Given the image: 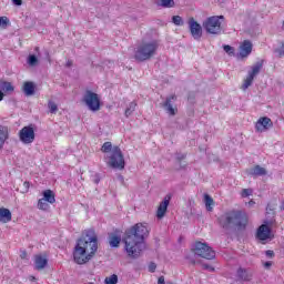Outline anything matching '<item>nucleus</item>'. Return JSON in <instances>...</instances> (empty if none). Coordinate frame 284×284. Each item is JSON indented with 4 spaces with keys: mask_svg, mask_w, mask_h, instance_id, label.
<instances>
[{
    "mask_svg": "<svg viewBox=\"0 0 284 284\" xmlns=\"http://www.w3.org/2000/svg\"><path fill=\"white\" fill-rule=\"evenodd\" d=\"M149 234L150 231L143 223H138L125 231L123 242L128 255L131 256V258H139L141 252L143 251V241H145V236Z\"/></svg>",
    "mask_w": 284,
    "mask_h": 284,
    "instance_id": "1",
    "label": "nucleus"
},
{
    "mask_svg": "<svg viewBox=\"0 0 284 284\" xmlns=\"http://www.w3.org/2000/svg\"><path fill=\"white\" fill-rule=\"evenodd\" d=\"M99 250V239L94 231H88L85 237L78 240L73 252V258L78 265H85L92 261Z\"/></svg>",
    "mask_w": 284,
    "mask_h": 284,
    "instance_id": "2",
    "label": "nucleus"
},
{
    "mask_svg": "<svg viewBox=\"0 0 284 284\" xmlns=\"http://www.w3.org/2000/svg\"><path fill=\"white\" fill-rule=\"evenodd\" d=\"M217 223L224 232L245 230L247 227V214L241 210H230L217 219Z\"/></svg>",
    "mask_w": 284,
    "mask_h": 284,
    "instance_id": "3",
    "label": "nucleus"
},
{
    "mask_svg": "<svg viewBox=\"0 0 284 284\" xmlns=\"http://www.w3.org/2000/svg\"><path fill=\"white\" fill-rule=\"evenodd\" d=\"M156 50H159V41H144L136 47L134 59L140 63H143V61H150V59L156 54Z\"/></svg>",
    "mask_w": 284,
    "mask_h": 284,
    "instance_id": "4",
    "label": "nucleus"
},
{
    "mask_svg": "<svg viewBox=\"0 0 284 284\" xmlns=\"http://www.w3.org/2000/svg\"><path fill=\"white\" fill-rule=\"evenodd\" d=\"M222 21H225L224 16L209 17L203 21L202 28H204L206 34H213L217 37L223 32Z\"/></svg>",
    "mask_w": 284,
    "mask_h": 284,
    "instance_id": "5",
    "label": "nucleus"
},
{
    "mask_svg": "<svg viewBox=\"0 0 284 284\" xmlns=\"http://www.w3.org/2000/svg\"><path fill=\"white\" fill-rule=\"evenodd\" d=\"M108 165L113 170H125V158L123 156V152L121 151V148L113 146L109 155Z\"/></svg>",
    "mask_w": 284,
    "mask_h": 284,
    "instance_id": "6",
    "label": "nucleus"
},
{
    "mask_svg": "<svg viewBox=\"0 0 284 284\" xmlns=\"http://www.w3.org/2000/svg\"><path fill=\"white\" fill-rule=\"evenodd\" d=\"M192 251L195 256L206 258V261H214V258H216V252L212 250V247L207 245V243L195 242Z\"/></svg>",
    "mask_w": 284,
    "mask_h": 284,
    "instance_id": "7",
    "label": "nucleus"
},
{
    "mask_svg": "<svg viewBox=\"0 0 284 284\" xmlns=\"http://www.w3.org/2000/svg\"><path fill=\"white\" fill-rule=\"evenodd\" d=\"M82 101L91 112H99L101 110V98L91 90L84 92Z\"/></svg>",
    "mask_w": 284,
    "mask_h": 284,
    "instance_id": "8",
    "label": "nucleus"
},
{
    "mask_svg": "<svg viewBox=\"0 0 284 284\" xmlns=\"http://www.w3.org/2000/svg\"><path fill=\"white\" fill-rule=\"evenodd\" d=\"M34 128L32 126V124L23 126L19 131V139L21 143H24V145H30V143H34Z\"/></svg>",
    "mask_w": 284,
    "mask_h": 284,
    "instance_id": "9",
    "label": "nucleus"
},
{
    "mask_svg": "<svg viewBox=\"0 0 284 284\" xmlns=\"http://www.w3.org/2000/svg\"><path fill=\"white\" fill-rule=\"evenodd\" d=\"M235 278L237 282L250 283L254 278V272L252 268L239 267L235 273Z\"/></svg>",
    "mask_w": 284,
    "mask_h": 284,
    "instance_id": "10",
    "label": "nucleus"
},
{
    "mask_svg": "<svg viewBox=\"0 0 284 284\" xmlns=\"http://www.w3.org/2000/svg\"><path fill=\"white\" fill-rule=\"evenodd\" d=\"M189 29L193 39H195V41H201V37H203V27H201L194 18L189 19Z\"/></svg>",
    "mask_w": 284,
    "mask_h": 284,
    "instance_id": "11",
    "label": "nucleus"
},
{
    "mask_svg": "<svg viewBox=\"0 0 284 284\" xmlns=\"http://www.w3.org/2000/svg\"><path fill=\"white\" fill-rule=\"evenodd\" d=\"M274 128V122H272V119L267 116L260 118L257 122L255 123V131L256 132H267V130Z\"/></svg>",
    "mask_w": 284,
    "mask_h": 284,
    "instance_id": "12",
    "label": "nucleus"
},
{
    "mask_svg": "<svg viewBox=\"0 0 284 284\" xmlns=\"http://www.w3.org/2000/svg\"><path fill=\"white\" fill-rule=\"evenodd\" d=\"M172 197L170 195H166L164 200L160 203L156 212L158 219H163L165 216V213L168 212V205H170V200Z\"/></svg>",
    "mask_w": 284,
    "mask_h": 284,
    "instance_id": "13",
    "label": "nucleus"
},
{
    "mask_svg": "<svg viewBox=\"0 0 284 284\" xmlns=\"http://www.w3.org/2000/svg\"><path fill=\"white\" fill-rule=\"evenodd\" d=\"M172 101H176V95H171L166 98L165 102L163 103V108L166 110L168 114L174 116L176 114L178 109L172 106Z\"/></svg>",
    "mask_w": 284,
    "mask_h": 284,
    "instance_id": "14",
    "label": "nucleus"
},
{
    "mask_svg": "<svg viewBox=\"0 0 284 284\" xmlns=\"http://www.w3.org/2000/svg\"><path fill=\"white\" fill-rule=\"evenodd\" d=\"M271 232L272 231L270 230V226L262 224L257 230V239H260V241H267V239H270Z\"/></svg>",
    "mask_w": 284,
    "mask_h": 284,
    "instance_id": "15",
    "label": "nucleus"
},
{
    "mask_svg": "<svg viewBox=\"0 0 284 284\" xmlns=\"http://www.w3.org/2000/svg\"><path fill=\"white\" fill-rule=\"evenodd\" d=\"M250 54H252V42L245 40L240 47V57L244 59L245 57H250Z\"/></svg>",
    "mask_w": 284,
    "mask_h": 284,
    "instance_id": "16",
    "label": "nucleus"
},
{
    "mask_svg": "<svg viewBox=\"0 0 284 284\" xmlns=\"http://www.w3.org/2000/svg\"><path fill=\"white\" fill-rule=\"evenodd\" d=\"M34 265L38 272H40L41 270H45V266L48 265V257L42 255H36Z\"/></svg>",
    "mask_w": 284,
    "mask_h": 284,
    "instance_id": "17",
    "label": "nucleus"
},
{
    "mask_svg": "<svg viewBox=\"0 0 284 284\" xmlns=\"http://www.w3.org/2000/svg\"><path fill=\"white\" fill-rule=\"evenodd\" d=\"M250 176H265L267 175V170L261 165H255L248 171Z\"/></svg>",
    "mask_w": 284,
    "mask_h": 284,
    "instance_id": "18",
    "label": "nucleus"
},
{
    "mask_svg": "<svg viewBox=\"0 0 284 284\" xmlns=\"http://www.w3.org/2000/svg\"><path fill=\"white\" fill-rule=\"evenodd\" d=\"M0 90L4 92V94H12L14 92V85L11 82L0 80Z\"/></svg>",
    "mask_w": 284,
    "mask_h": 284,
    "instance_id": "19",
    "label": "nucleus"
},
{
    "mask_svg": "<svg viewBox=\"0 0 284 284\" xmlns=\"http://www.w3.org/2000/svg\"><path fill=\"white\" fill-rule=\"evenodd\" d=\"M0 221L1 223H10V221H12V213L10 210L6 207L0 209Z\"/></svg>",
    "mask_w": 284,
    "mask_h": 284,
    "instance_id": "20",
    "label": "nucleus"
},
{
    "mask_svg": "<svg viewBox=\"0 0 284 284\" xmlns=\"http://www.w3.org/2000/svg\"><path fill=\"white\" fill-rule=\"evenodd\" d=\"M109 245L110 247H119L121 245V235L114 233L109 234Z\"/></svg>",
    "mask_w": 284,
    "mask_h": 284,
    "instance_id": "21",
    "label": "nucleus"
},
{
    "mask_svg": "<svg viewBox=\"0 0 284 284\" xmlns=\"http://www.w3.org/2000/svg\"><path fill=\"white\" fill-rule=\"evenodd\" d=\"M45 202L50 203L51 205L57 203V199L54 197V192L52 190H47L43 192V197Z\"/></svg>",
    "mask_w": 284,
    "mask_h": 284,
    "instance_id": "22",
    "label": "nucleus"
},
{
    "mask_svg": "<svg viewBox=\"0 0 284 284\" xmlns=\"http://www.w3.org/2000/svg\"><path fill=\"white\" fill-rule=\"evenodd\" d=\"M23 92L27 97H32V94H34V83L33 82H24Z\"/></svg>",
    "mask_w": 284,
    "mask_h": 284,
    "instance_id": "23",
    "label": "nucleus"
},
{
    "mask_svg": "<svg viewBox=\"0 0 284 284\" xmlns=\"http://www.w3.org/2000/svg\"><path fill=\"white\" fill-rule=\"evenodd\" d=\"M204 203H205L207 212H212L214 210V199H212V196H210V194L204 195Z\"/></svg>",
    "mask_w": 284,
    "mask_h": 284,
    "instance_id": "24",
    "label": "nucleus"
},
{
    "mask_svg": "<svg viewBox=\"0 0 284 284\" xmlns=\"http://www.w3.org/2000/svg\"><path fill=\"white\" fill-rule=\"evenodd\" d=\"M262 69H263V60L256 62V63L252 67V71L248 72V74L254 78L256 74H258V72H261Z\"/></svg>",
    "mask_w": 284,
    "mask_h": 284,
    "instance_id": "25",
    "label": "nucleus"
},
{
    "mask_svg": "<svg viewBox=\"0 0 284 284\" xmlns=\"http://www.w3.org/2000/svg\"><path fill=\"white\" fill-rule=\"evenodd\" d=\"M6 141H8V128L0 129V150L3 148Z\"/></svg>",
    "mask_w": 284,
    "mask_h": 284,
    "instance_id": "26",
    "label": "nucleus"
},
{
    "mask_svg": "<svg viewBox=\"0 0 284 284\" xmlns=\"http://www.w3.org/2000/svg\"><path fill=\"white\" fill-rule=\"evenodd\" d=\"M27 63L31 68H37V65H39V58H37V55H34V54H30L28 57Z\"/></svg>",
    "mask_w": 284,
    "mask_h": 284,
    "instance_id": "27",
    "label": "nucleus"
},
{
    "mask_svg": "<svg viewBox=\"0 0 284 284\" xmlns=\"http://www.w3.org/2000/svg\"><path fill=\"white\" fill-rule=\"evenodd\" d=\"M158 6L162 8H174V0H159Z\"/></svg>",
    "mask_w": 284,
    "mask_h": 284,
    "instance_id": "28",
    "label": "nucleus"
},
{
    "mask_svg": "<svg viewBox=\"0 0 284 284\" xmlns=\"http://www.w3.org/2000/svg\"><path fill=\"white\" fill-rule=\"evenodd\" d=\"M112 150H114V146H112V142H104L101 148V152H104L105 154H108L109 152L110 154H112Z\"/></svg>",
    "mask_w": 284,
    "mask_h": 284,
    "instance_id": "29",
    "label": "nucleus"
},
{
    "mask_svg": "<svg viewBox=\"0 0 284 284\" xmlns=\"http://www.w3.org/2000/svg\"><path fill=\"white\" fill-rule=\"evenodd\" d=\"M136 110V102H130L129 106L125 109V116H131V114Z\"/></svg>",
    "mask_w": 284,
    "mask_h": 284,
    "instance_id": "30",
    "label": "nucleus"
},
{
    "mask_svg": "<svg viewBox=\"0 0 284 284\" xmlns=\"http://www.w3.org/2000/svg\"><path fill=\"white\" fill-rule=\"evenodd\" d=\"M38 210L47 211L50 210V204L42 197L38 201Z\"/></svg>",
    "mask_w": 284,
    "mask_h": 284,
    "instance_id": "31",
    "label": "nucleus"
},
{
    "mask_svg": "<svg viewBox=\"0 0 284 284\" xmlns=\"http://www.w3.org/2000/svg\"><path fill=\"white\" fill-rule=\"evenodd\" d=\"M253 81H254V77L248 73V75H247L246 79L244 80V83H243V85H242V89H243V90H247V88H250V85H252Z\"/></svg>",
    "mask_w": 284,
    "mask_h": 284,
    "instance_id": "32",
    "label": "nucleus"
},
{
    "mask_svg": "<svg viewBox=\"0 0 284 284\" xmlns=\"http://www.w3.org/2000/svg\"><path fill=\"white\" fill-rule=\"evenodd\" d=\"M48 108L51 114H57V112H59V106L52 100L48 102Z\"/></svg>",
    "mask_w": 284,
    "mask_h": 284,
    "instance_id": "33",
    "label": "nucleus"
},
{
    "mask_svg": "<svg viewBox=\"0 0 284 284\" xmlns=\"http://www.w3.org/2000/svg\"><path fill=\"white\" fill-rule=\"evenodd\" d=\"M104 283L105 284H118L119 283V276H116V274H113L109 277H105Z\"/></svg>",
    "mask_w": 284,
    "mask_h": 284,
    "instance_id": "34",
    "label": "nucleus"
},
{
    "mask_svg": "<svg viewBox=\"0 0 284 284\" xmlns=\"http://www.w3.org/2000/svg\"><path fill=\"white\" fill-rule=\"evenodd\" d=\"M172 22L174 26H183V18H181V16H173Z\"/></svg>",
    "mask_w": 284,
    "mask_h": 284,
    "instance_id": "35",
    "label": "nucleus"
},
{
    "mask_svg": "<svg viewBox=\"0 0 284 284\" xmlns=\"http://www.w3.org/2000/svg\"><path fill=\"white\" fill-rule=\"evenodd\" d=\"M10 20L8 17H0V28H8Z\"/></svg>",
    "mask_w": 284,
    "mask_h": 284,
    "instance_id": "36",
    "label": "nucleus"
},
{
    "mask_svg": "<svg viewBox=\"0 0 284 284\" xmlns=\"http://www.w3.org/2000/svg\"><path fill=\"white\" fill-rule=\"evenodd\" d=\"M275 54H277V57L281 59L284 57V42L282 43L281 48L275 49Z\"/></svg>",
    "mask_w": 284,
    "mask_h": 284,
    "instance_id": "37",
    "label": "nucleus"
},
{
    "mask_svg": "<svg viewBox=\"0 0 284 284\" xmlns=\"http://www.w3.org/2000/svg\"><path fill=\"white\" fill-rule=\"evenodd\" d=\"M223 50H224V52H226V54H230V55L234 54V48H232L229 44H224Z\"/></svg>",
    "mask_w": 284,
    "mask_h": 284,
    "instance_id": "38",
    "label": "nucleus"
},
{
    "mask_svg": "<svg viewBox=\"0 0 284 284\" xmlns=\"http://www.w3.org/2000/svg\"><path fill=\"white\" fill-rule=\"evenodd\" d=\"M252 189H244L241 193L242 199H247V196H251Z\"/></svg>",
    "mask_w": 284,
    "mask_h": 284,
    "instance_id": "39",
    "label": "nucleus"
},
{
    "mask_svg": "<svg viewBox=\"0 0 284 284\" xmlns=\"http://www.w3.org/2000/svg\"><path fill=\"white\" fill-rule=\"evenodd\" d=\"M149 272H151L153 274V272H156V263L151 262L149 264Z\"/></svg>",
    "mask_w": 284,
    "mask_h": 284,
    "instance_id": "40",
    "label": "nucleus"
},
{
    "mask_svg": "<svg viewBox=\"0 0 284 284\" xmlns=\"http://www.w3.org/2000/svg\"><path fill=\"white\" fill-rule=\"evenodd\" d=\"M184 159H185V154H183V153L176 154V161H179V163H181Z\"/></svg>",
    "mask_w": 284,
    "mask_h": 284,
    "instance_id": "41",
    "label": "nucleus"
},
{
    "mask_svg": "<svg viewBox=\"0 0 284 284\" xmlns=\"http://www.w3.org/2000/svg\"><path fill=\"white\" fill-rule=\"evenodd\" d=\"M265 255H266L268 258H274V251L267 250V251L265 252Z\"/></svg>",
    "mask_w": 284,
    "mask_h": 284,
    "instance_id": "42",
    "label": "nucleus"
},
{
    "mask_svg": "<svg viewBox=\"0 0 284 284\" xmlns=\"http://www.w3.org/2000/svg\"><path fill=\"white\" fill-rule=\"evenodd\" d=\"M202 267H203L204 270H209V272H214V267H212V266L209 265V264H203Z\"/></svg>",
    "mask_w": 284,
    "mask_h": 284,
    "instance_id": "43",
    "label": "nucleus"
},
{
    "mask_svg": "<svg viewBox=\"0 0 284 284\" xmlns=\"http://www.w3.org/2000/svg\"><path fill=\"white\" fill-rule=\"evenodd\" d=\"M14 6H23V0H12Z\"/></svg>",
    "mask_w": 284,
    "mask_h": 284,
    "instance_id": "44",
    "label": "nucleus"
},
{
    "mask_svg": "<svg viewBox=\"0 0 284 284\" xmlns=\"http://www.w3.org/2000/svg\"><path fill=\"white\" fill-rule=\"evenodd\" d=\"M20 258H22V260L28 258V252L22 251L21 254H20Z\"/></svg>",
    "mask_w": 284,
    "mask_h": 284,
    "instance_id": "45",
    "label": "nucleus"
},
{
    "mask_svg": "<svg viewBox=\"0 0 284 284\" xmlns=\"http://www.w3.org/2000/svg\"><path fill=\"white\" fill-rule=\"evenodd\" d=\"M158 284H165V277L160 276L159 280H158Z\"/></svg>",
    "mask_w": 284,
    "mask_h": 284,
    "instance_id": "46",
    "label": "nucleus"
},
{
    "mask_svg": "<svg viewBox=\"0 0 284 284\" xmlns=\"http://www.w3.org/2000/svg\"><path fill=\"white\" fill-rule=\"evenodd\" d=\"M264 267L265 270H270V267H272V262H265Z\"/></svg>",
    "mask_w": 284,
    "mask_h": 284,
    "instance_id": "47",
    "label": "nucleus"
},
{
    "mask_svg": "<svg viewBox=\"0 0 284 284\" xmlns=\"http://www.w3.org/2000/svg\"><path fill=\"white\" fill-rule=\"evenodd\" d=\"M4 97H6V93H3V91L0 90V101H3Z\"/></svg>",
    "mask_w": 284,
    "mask_h": 284,
    "instance_id": "48",
    "label": "nucleus"
},
{
    "mask_svg": "<svg viewBox=\"0 0 284 284\" xmlns=\"http://www.w3.org/2000/svg\"><path fill=\"white\" fill-rule=\"evenodd\" d=\"M67 68H72V61L69 60V61L67 62Z\"/></svg>",
    "mask_w": 284,
    "mask_h": 284,
    "instance_id": "49",
    "label": "nucleus"
},
{
    "mask_svg": "<svg viewBox=\"0 0 284 284\" xmlns=\"http://www.w3.org/2000/svg\"><path fill=\"white\" fill-rule=\"evenodd\" d=\"M99 181H101L99 178H97L95 180H94V183H99Z\"/></svg>",
    "mask_w": 284,
    "mask_h": 284,
    "instance_id": "50",
    "label": "nucleus"
},
{
    "mask_svg": "<svg viewBox=\"0 0 284 284\" xmlns=\"http://www.w3.org/2000/svg\"><path fill=\"white\" fill-rule=\"evenodd\" d=\"M248 205H254V201H250V202H248Z\"/></svg>",
    "mask_w": 284,
    "mask_h": 284,
    "instance_id": "51",
    "label": "nucleus"
},
{
    "mask_svg": "<svg viewBox=\"0 0 284 284\" xmlns=\"http://www.w3.org/2000/svg\"><path fill=\"white\" fill-rule=\"evenodd\" d=\"M34 50H36V52H39V47H36V49H34Z\"/></svg>",
    "mask_w": 284,
    "mask_h": 284,
    "instance_id": "52",
    "label": "nucleus"
},
{
    "mask_svg": "<svg viewBox=\"0 0 284 284\" xmlns=\"http://www.w3.org/2000/svg\"><path fill=\"white\" fill-rule=\"evenodd\" d=\"M283 27H284V20H283Z\"/></svg>",
    "mask_w": 284,
    "mask_h": 284,
    "instance_id": "53",
    "label": "nucleus"
}]
</instances>
